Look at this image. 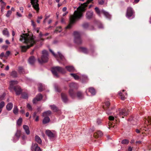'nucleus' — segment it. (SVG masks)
<instances>
[{
	"instance_id": "f257e3e1",
	"label": "nucleus",
	"mask_w": 151,
	"mask_h": 151,
	"mask_svg": "<svg viewBox=\"0 0 151 151\" xmlns=\"http://www.w3.org/2000/svg\"><path fill=\"white\" fill-rule=\"evenodd\" d=\"M93 0H88L86 3L81 4V6L77 8V10L74 12V14L70 17V23L65 27L66 29H70L72 27V24L75 22L76 20L81 19L83 16L82 12H84L86 9L85 7L88 4Z\"/></svg>"
},
{
	"instance_id": "f03ea898",
	"label": "nucleus",
	"mask_w": 151,
	"mask_h": 151,
	"mask_svg": "<svg viewBox=\"0 0 151 151\" xmlns=\"http://www.w3.org/2000/svg\"><path fill=\"white\" fill-rule=\"evenodd\" d=\"M19 40L27 45V47L26 46H21L22 51L23 52H25L27 48L32 46L35 42L34 37L33 36H31L27 34H23L21 35Z\"/></svg>"
},
{
	"instance_id": "7ed1b4c3",
	"label": "nucleus",
	"mask_w": 151,
	"mask_h": 151,
	"mask_svg": "<svg viewBox=\"0 0 151 151\" xmlns=\"http://www.w3.org/2000/svg\"><path fill=\"white\" fill-rule=\"evenodd\" d=\"M51 70L54 76L56 78L59 77L58 73H65V69L59 66L53 67L52 68Z\"/></svg>"
},
{
	"instance_id": "20e7f679",
	"label": "nucleus",
	"mask_w": 151,
	"mask_h": 151,
	"mask_svg": "<svg viewBox=\"0 0 151 151\" xmlns=\"http://www.w3.org/2000/svg\"><path fill=\"white\" fill-rule=\"evenodd\" d=\"M70 89L69 91V93L70 97L73 99L76 96V95L73 91L74 89H77L78 88V85L77 83H72L69 85Z\"/></svg>"
},
{
	"instance_id": "39448f33",
	"label": "nucleus",
	"mask_w": 151,
	"mask_h": 151,
	"mask_svg": "<svg viewBox=\"0 0 151 151\" xmlns=\"http://www.w3.org/2000/svg\"><path fill=\"white\" fill-rule=\"evenodd\" d=\"M48 54L46 50H43L42 51V55L41 59L38 58V60L39 63L42 64L47 62L48 59Z\"/></svg>"
},
{
	"instance_id": "423d86ee",
	"label": "nucleus",
	"mask_w": 151,
	"mask_h": 151,
	"mask_svg": "<svg viewBox=\"0 0 151 151\" xmlns=\"http://www.w3.org/2000/svg\"><path fill=\"white\" fill-rule=\"evenodd\" d=\"M74 41L75 43L78 45L81 44L82 41L81 37V35L80 33L77 32H74Z\"/></svg>"
},
{
	"instance_id": "0eeeda50",
	"label": "nucleus",
	"mask_w": 151,
	"mask_h": 151,
	"mask_svg": "<svg viewBox=\"0 0 151 151\" xmlns=\"http://www.w3.org/2000/svg\"><path fill=\"white\" fill-rule=\"evenodd\" d=\"M105 106H103L104 109L106 110V113L108 115L111 114L112 113V112H111V110H112L114 109L115 108V106H113L111 107V109L109 108V107L110 105V103L109 101L106 102L105 103Z\"/></svg>"
},
{
	"instance_id": "6e6552de",
	"label": "nucleus",
	"mask_w": 151,
	"mask_h": 151,
	"mask_svg": "<svg viewBox=\"0 0 151 151\" xmlns=\"http://www.w3.org/2000/svg\"><path fill=\"white\" fill-rule=\"evenodd\" d=\"M52 53L53 56L57 59L58 60V57L62 61H63L65 60V58L64 56L60 52H58V55L56 54L55 53L51 50H49Z\"/></svg>"
},
{
	"instance_id": "1a4fd4ad",
	"label": "nucleus",
	"mask_w": 151,
	"mask_h": 151,
	"mask_svg": "<svg viewBox=\"0 0 151 151\" xmlns=\"http://www.w3.org/2000/svg\"><path fill=\"white\" fill-rule=\"evenodd\" d=\"M134 13V12L132 9L130 7H129L127 9L126 17L129 19L130 18V17L132 16L133 18L134 17V16L133 17Z\"/></svg>"
},
{
	"instance_id": "9d476101",
	"label": "nucleus",
	"mask_w": 151,
	"mask_h": 151,
	"mask_svg": "<svg viewBox=\"0 0 151 151\" xmlns=\"http://www.w3.org/2000/svg\"><path fill=\"white\" fill-rule=\"evenodd\" d=\"M38 2V0H31V2L33 7L37 12H38L39 10Z\"/></svg>"
},
{
	"instance_id": "9b49d317",
	"label": "nucleus",
	"mask_w": 151,
	"mask_h": 151,
	"mask_svg": "<svg viewBox=\"0 0 151 151\" xmlns=\"http://www.w3.org/2000/svg\"><path fill=\"white\" fill-rule=\"evenodd\" d=\"M128 114V112L126 109H123L119 111L118 115L120 116H122V118H124L123 116H127Z\"/></svg>"
},
{
	"instance_id": "f8f14e48",
	"label": "nucleus",
	"mask_w": 151,
	"mask_h": 151,
	"mask_svg": "<svg viewBox=\"0 0 151 151\" xmlns=\"http://www.w3.org/2000/svg\"><path fill=\"white\" fill-rule=\"evenodd\" d=\"M32 151H41V150L36 143L32 144L31 147Z\"/></svg>"
},
{
	"instance_id": "ddd939ff",
	"label": "nucleus",
	"mask_w": 151,
	"mask_h": 151,
	"mask_svg": "<svg viewBox=\"0 0 151 151\" xmlns=\"http://www.w3.org/2000/svg\"><path fill=\"white\" fill-rule=\"evenodd\" d=\"M13 89L16 92V93L17 95H20L22 91L20 87L18 86H14Z\"/></svg>"
},
{
	"instance_id": "4468645a",
	"label": "nucleus",
	"mask_w": 151,
	"mask_h": 151,
	"mask_svg": "<svg viewBox=\"0 0 151 151\" xmlns=\"http://www.w3.org/2000/svg\"><path fill=\"white\" fill-rule=\"evenodd\" d=\"M124 90H123L121 91H120L119 92V94L120 97L121 99L122 100H124L126 99V98L125 96H127V93H125L124 94L123 92L124 91Z\"/></svg>"
},
{
	"instance_id": "2eb2a0df",
	"label": "nucleus",
	"mask_w": 151,
	"mask_h": 151,
	"mask_svg": "<svg viewBox=\"0 0 151 151\" xmlns=\"http://www.w3.org/2000/svg\"><path fill=\"white\" fill-rule=\"evenodd\" d=\"M42 98V95L40 93L39 94L36 96V98L33 99V103H36L37 101H40Z\"/></svg>"
},
{
	"instance_id": "dca6fc26",
	"label": "nucleus",
	"mask_w": 151,
	"mask_h": 151,
	"mask_svg": "<svg viewBox=\"0 0 151 151\" xmlns=\"http://www.w3.org/2000/svg\"><path fill=\"white\" fill-rule=\"evenodd\" d=\"M46 134L50 138H53L55 137V134L49 130H47L46 131Z\"/></svg>"
},
{
	"instance_id": "f3484780",
	"label": "nucleus",
	"mask_w": 151,
	"mask_h": 151,
	"mask_svg": "<svg viewBox=\"0 0 151 151\" xmlns=\"http://www.w3.org/2000/svg\"><path fill=\"white\" fill-rule=\"evenodd\" d=\"M93 14V12L92 11H88L87 12L86 14V17L87 19H88L92 18Z\"/></svg>"
},
{
	"instance_id": "a211bd4d",
	"label": "nucleus",
	"mask_w": 151,
	"mask_h": 151,
	"mask_svg": "<svg viewBox=\"0 0 151 151\" xmlns=\"http://www.w3.org/2000/svg\"><path fill=\"white\" fill-rule=\"evenodd\" d=\"M18 81H12L10 82V89L11 90L14 88V86L15 84H17Z\"/></svg>"
},
{
	"instance_id": "6ab92c4d",
	"label": "nucleus",
	"mask_w": 151,
	"mask_h": 151,
	"mask_svg": "<svg viewBox=\"0 0 151 151\" xmlns=\"http://www.w3.org/2000/svg\"><path fill=\"white\" fill-rule=\"evenodd\" d=\"M61 96L63 101L65 103L67 102L68 100L66 95L64 93H62Z\"/></svg>"
},
{
	"instance_id": "aec40b11",
	"label": "nucleus",
	"mask_w": 151,
	"mask_h": 151,
	"mask_svg": "<svg viewBox=\"0 0 151 151\" xmlns=\"http://www.w3.org/2000/svg\"><path fill=\"white\" fill-rule=\"evenodd\" d=\"M103 135L102 132L100 131H98L96 132H95L94 134V136L96 137H100Z\"/></svg>"
},
{
	"instance_id": "412c9836",
	"label": "nucleus",
	"mask_w": 151,
	"mask_h": 151,
	"mask_svg": "<svg viewBox=\"0 0 151 151\" xmlns=\"http://www.w3.org/2000/svg\"><path fill=\"white\" fill-rule=\"evenodd\" d=\"M35 59L34 57V56H31L29 58L28 61L30 64L32 65L35 63Z\"/></svg>"
},
{
	"instance_id": "4be33fe9",
	"label": "nucleus",
	"mask_w": 151,
	"mask_h": 151,
	"mask_svg": "<svg viewBox=\"0 0 151 151\" xmlns=\"http://www.w3.org/2000/svg\"><path fill=\"white\" fill-rule=\"evenodd\" d=\"M23 128L26 133L28 135L30 133V131L29 127L27 125H24L23 126Z\"/></svg>"
},
{
	"instance_id": "5701e85b",
	"label": "nucleus",
	"mask_w": 151,
	"mask_h": 151,
	"mask_svg": "<svg viewBox=\"0 0 151 151\" xmlns=\"http://www.w3.org/2000/svg\"><path fill=\"white\" fill-rule=\"evenodd\" d=\"M101 12L103 13L104 16L107 18H108V19H110L111 18V16L108 12H106L105 11L103 10H102Z\"/></svg>"
},
{
	"instance_id": "b1692460",
	"label": "nucleus",
	"mask_w": 151,
	"mask_h": 151,
	"mask_svg": "<svg viewBox=\"0 0 151 151\" xmlns=\"http://www.w3.org/2000/svg\"><path fill=\"white\" fill-rule=\"evenodd\" d=\"M67 70L70 72H73L75 70L73 66H68L65 67Z\"/></svg>"
},
{
	"instance_id": "393cba45",
	"label": "nucleus",
	"mask_w": 151,
	"mask_h": 151,
	"mask_svg": "<svg viewBox=\"0 0 151 151\" xmlns=\"http://www.w3.org/2000/svg\"><path fill=\"white\" fill-rule=\"evenodd\" d=\"M80 50L83 52L85 54H88V50L87 48L83 47L80 48Z\"/></svg>"
},
{
	"instance_id": "a878e982",
	"label": "nucleus",
	"mask_w": 151,
	"mask_h": 151,
	"mask_svg": "<svg viewBox=\"0 0 151 151\" xmlns=\"http://www.w3.org/2000/svg\"><path fill=\"white\" fill-rule=\"evenodd\" d=\"M13 106V104L12 103H9L6 106V108L8 111L11 110Z\"/></svg>"
},
{
	"instance_id": "bb28decb",
	"label": "nucleus",
	"mask_w": 151,
	"mask_h": 151,
	"mask_svg": "<svg viewBox=\"0 0 151 151\" xmlns=\"http://www.w3.org/2000/svg\"><path fill=\"white\" fill-rule=\"evenodd\" d=\"M77 95L79 99H81L83 98V95L81 92H78L77 93Z\"/></svg>"
},
{
	"instance_id": "cd10ccee",
	"label": "nucleus",
	"mask_w": 151,
	"mask_h": 151,
	"mask_svg": "<svg viewBox=\"0 0 151 151\" xmlns=\"http://www.w3.org/2000/svg\"><path fill=\"white\" fill-rule=\"evenodd\" d=\"M35 141L39 144H41L42 142V140L41 138L37 135H36L35 137Z\"/></svg>"
},
{
	"instance_id": "c85d7f7f",
	"label": "nucleus",
	"mask_w": 151,
	"mask_h": 151,
	"mask_svg": "<svg viewBox=\"0 0 151 151\" xmlns=\"http://www.w3.org/2000/svg\"><path fill=\"white\" fill-rule=\"evenodd\" d=\"M89 91L92 95H94L96 94V91L94 89L92 88H89L88 89Z\"/></svg>"
},
{
	"instance_id": "c756f323",
	"label": "nucleus",
	"mask_w": 151,
	"mask_h": 151,
	"mask_svg": "<svg viewBox=\"0 0 151 151\" xmlns=\"http://www.w3.org/2000/svg\"><path fill=\"white\" fill-rule=\"evenodd\" d=\"M50 119L49 117L46 116L44 118L43 120V123L44 124H46L50 121Z\"/></svg>"
},
{
	"instance_id": "7c9ffc66",
	"label": "nucleus",
	"mask_w": 151,
	"mask_h": 151,
	"mask_svg": "<svg viewBox=\"0 0 151 151\" xmlns=\"http://www.w3.org/2000/svg\"><path fill=\"white\" fill-rule=\"evenodd\" d=\"M50 107L51 109L54 112H57L58 110V108L55 105H50Z\"/></svg>"
},
{
	"instance_id": "2f4dec72",
	"label": "nucleus",
	"mask_w": 151,
	"mask_h": 151,
	"mask_svg": "<svg viewBox=\"0 0 151 151\" xmlns=\"http://www.w3.org/2000/svg\"><path fill=\"white\" fill-rule=\"evenodd\" d=\"M0 6L1 7V11L2 12L4 11L5 7L6 6V3L4 2H3L2 3H1Z\"/></svg>"
},
{
	"instance_id": "473e14b6",
	"label": "nucleus",
	"mask_w": 151,
	"mask_h": 151,
	"mask_svg": "<svg viewBox=\"0 0 151 151\" xmlns=\"http://www.w3.org/2000/svg\"><path fill=\"white\" fill-rule=\"evenodd\" d=\"M51 113V112L50 110H48L47 111L44 112L42 114V116H49Z\"/></svg>"
},
{
	"instance_id": "72a5a7b5",
	"label": "nucleus",
	"mask_w": 151,
	"mask_h": 151,
	"mask_svg": "<svg viewBox=\"0 0 151 151\" xmlns=\"http://www.w3.org/2000/svg\"><path fill=\"white\" fill-rule=\"evenodd\" d=\"M21 133V131H20L17 130L15 134V136L18 139H19L20 137Z\"/></svg>"
},
{
	"instance_id": "f704fd0d",
	"label": "nucleus",
	"mask_w": 151,
	"mask_h": 151,
	"mask_svg": "<svg viewBox=\"0 0 151 151\" xmlns=\"http://www.w3.org/2000/svg\"><path fill=\"white\" fill-rule=\"evenodd\" d=\"M43 86L41 83H39L38 84V90L39 92H41L43 90Z\"/></svg>"
},
{
	"instance_id": "c9c22d12",
	"label": "nucleus",
	"mask_w": 151,
	"mask_h": 151,
	"mask_svg": "<svg viewBox=\"0 0 151 151\" xmlns=\"http://www.w3.org/2000/svg\"><path fill=\"white\" fill-rule=\"evenodd\" d=\"M70 75L72 76L75 79L78 80L79 79V77L75 73H70Z\"/></svg>"
},
{
	"instance_id": "e433bc0d",
	"label": "nucleus",
	"mask_w": 151,
	"mask_h": 151,
	"mask_svg": "<svg viewBox=\"0 0 151 151\" xmlns=\"http://www.w3.org/2000/svg\"><path fill=\"white\" fill-rule=\"evenodd\" d=\"M13 112L15 114H17L18 112V109L17 107L16 106H14L13 110Z\"/></svg>"
},
{
	"instance_id": "4c0bfd02",
	"label": "nucleus",
	"mask_w": 151,
	"mask_h": 151,
	"mask_svg": "<svg viewBox=\"0 0 151 151\" xmlns=\"http://www.w3.org/2000/svg\"><path fill=\"white\" fill-rule=\"evenodd\" d=\"M11 75L14 78L17 77V73L15 71H13L11 73Z\"/></svg>"
},
{
	"instance_id": "58836bf2",
	"label": "nucleus",
	"mask_w": 151,
	"mask_h": 151,
	"mask_svg": "<svg viewBox=\"0 0 151 151\" xmlns=\"http://www.w3.org/2000/svg\"><path fill=\"white\" fill-rule=\"evenodd\" d=\"M19 72L20 73H25L24 70L23 68L22 67H19Z\"/></svg>"
},
{
	"instance_id": "ea45409f",
	"label": "nucleus",
	"mask_w": 151,
	"mask_h": 151,
	"mask_svg": "<svg viewBox=\"0 0 151 151\" xmlns=\"http://www.w3.org/2000/svg\"><path fill=\"white\" fill-rule=\"evenodd\" d=\"M145 121V123H146L147 122L150 124H151V117H148L147 119H146Z\"/></svg>"
},
{
	"instance_id": "a19ab883",
	"label": "nucleus",
	"mask_w": 151,
	"mask_h": 151,
	"mask_svg": "<svg viewBox=\"0 0 151 151\" xmlns=\"http://www.w3.org/2000/svg\"><path fill=\"white\" fill-rule=\"evenodd\" d=\"M3 34L4 35H6L7 37H9V33L8 31L6 30H4L3 31Z\"/></svg>"
},
{
	"instance_id": "79ce46f5",
	"label": "nucleus",
	"mask_w": 151,
	"mask_h": 151,
	"mask_svg": "<svg viewBox=\"0 0 151 151\" xmlns=\"http://www.w3.org/2000/svg\"><path fill=\"white\" fill-rule=\"evenodd\" d=\"M22 97L24 99H27L28 98V95L27 93H23L22 94Z\"/></svg>"
},
{
	"instance_id": "37998d69",
	"label": "nucleus",
	"mask_w": 151,
	"mask_h": 151,
	"mask_svg": "<svg viewBox=\"0 0 151 151\" xmlns=\"http://www.w3.org/2000/svg\"><path fill=\"white\" fill-rule=\"evenodd\" d=\"M95 11L96 13L99 15H100L101 11L98 7H96L95 8Z\"/></svg>"
},
{
	"instance_id": "c03bdc74",
	"label": "nucleus",
	"mask_w": 151,
	"mask_h": 151,
	"mask_svg": "<svg viewBox=\"0 0 151 151\" xmlns=\"http://www.w3.org/2000/svg\"><path fill=\"white\" fill-rule=\"evenodd\" d=\"M22 122V119L21 118H20L17 121V124L19 126L21 125Z\"/></svg>"
},
{
	"instance_id": "a18cd8bd",
	"label": "nucleus",
	"mask_w": 151,
	"mask_h": 151,
	"mask_svg": "<svg viewBox=\"0 0 151 151\" xmlns=\"http://www.w3.org/2000/svg\"><path fill=\"white\" fill-rule=\"evenodd\" d=\"M129 141L127 139H125L122 141L121 143L122 144H127L129 143Z\"/></svg>"
},
{
	"instance_id": "49530a36",
	"label": "nucleus",
	"mask_w": 151,
	"mask_h": 151,
	"mask_svg": "<svg viewBox=\"0 0 151 151\" xmlns=\"http://www.w3.org/2000/svg\"><path fill=\"white\" fill-rule=\"evenodd\" d=\"M5 106V103L4 101H2L0 103V108L2 109Z\"/></svg>"
},
{
	"instance_id": "de8ad7c7",
	"label": "nucleus",
	"mask_w": 151,
	"mask_h": 151,
	"mask_svg": "<svg viewBox=\"0 0 151 151\" xmlns=\"http://www.w3.org/2000/svg\"><path fill=\"white\" fill-rule=\"evenodd\" d=\"M12 13V12L10 10H8L7 12V13L6 14V16L7 17H9L11 15Z\"/></svg>"
},
{
	"instance_id": "09e8293b",
	"label": "nucleus",
	"mask_w": 151,
	"mask_h": 151,
	"mask_svg": "<svg viewBox=\"0 0 151 151\" xmlns=\"http://www.w3.org/2000/svg\"><path fill=\"white\" fill-rule=\"evenodd\" d=\"M83 27L84 28H86L88 27V23H85L83 24Z\"/></svg>"
},
{
	"instance_id": "8fccbe9b",
	"label": "nucleus",
	"mask_w": 151,
	"mask_h": 151,
	"mask_svg": "<svg viewBox=\"0 0 151 151\" xmlns=\"http://www.w3.org/2000/svg\"><path fill=\"white\" fill-rule=\"evenodd\" d=\"M62 31L61 27V26H59L58 27L57 29L55 30L56 31H58L59 32H60Z\"/></svg>"
},
{
	"instance_id": "3c124183",
	"label": "nucleus",
	"mask_w": 151,
	"mask_h": 151,
	"mask_svg": "<svg viewBox=\"0 0 151 151\" xmlns=\"http://www.w3.org/2000/svg\"><path fill=\"white\" fill-rule=\"evenodd\" d=\"M10 52L9 51H6V53L5 55L4 56V57H8L9 55V54H10Z\"/></svg>"
},
{
	"instance_id": "603ef678",
	"label": "nucleus",
	"mask_w": 151,
	"mask_h": 151,
	"mask_svg": "<svg viewBox=\"0 0 151 151\" xmlns=\"http://www.w3.org/2000/svg\"><path fill=\"white\" fill-rule=\"evenodd\" d=\"M98 3L99 4L103 5L104 3L103 0H100L98 1Z\"/></svg>"
},
{
	"instance_id": "864d4df0",
	"label": "nucleus",
	"mask_w": 151,
	"mask_h": 151,
	"mask_svg": "<svg viewBox=\"0 0 151 151\" xmlns=\"http://www.w3.org/2000/svg\"><path fill=\"white\" fill-rule=\"evenodd\" d=\"M43 35L42 34V33L41 32H40V34H39V36L40 37V40H44V39L42 38H41V37L43 36Z\"/></svg>"
},
{
	"instance_id": "5fc2aeb1",
	"label": "nucleus",
	"mask_w": 151,
	"mask_h": 151,
	"mask_svg": "<svg viewBox=\"0 0 151 151\" xmlns=\"http://www.w3.org/2000/svg\"><path fill=\"white\" fill-rule=\"evenodd\" d=\"M109 120L113 121L114 119V117L112 116H110L109 117Z\"/></svg>"
},
{
	"instance_id": "6e6d98bb",
	"label": "nucleus",
	"mask_w": 151,
	"mask_h": 151,
	"mask_svg": "<svg viewBox=\"0 0 151 151\" xmlns=\"http://www.w3.org/2000/svg\"><path fill=\"white\" fill-rule=\"evenodd\" d=\"M96 122L98 125H99L101 122V120L100 119H98L97 120Z\"/></svg>"
},
{
	"instance_id": "4d7b16f0",
	"label": "nucleus",
	"mask_w": 151,
	"mask_h": 151,
	"mask_svg": "<svg viewBox=\"0 0 151 151\" xmlns=\"http://www.w3.org/2000/svg\"><path fill=\"white\" fill-rule=\"evenodd\" d=\"M27 107L29 110H32V107L30 104H28L27 105Z\"/></svg>"
},
{
	"instance_id": "13d9d810",
	"label": "nucleus",
	"mask_w": 151,
	"mask_h": 151,
	"mask_svg": "<svg viewBox=\"0 0 151 151\" xmlns=\"http://www.w3.org/2000/svg\"><path fill=\"white\" fill-rule=\"evenodd\" d=\"M31 22H32V24L33 26V27H36V25L35 24V22H34L32 20L31 21Z\"/></svg>"
},
{
	"instance_id": "bf43d9fd",
	"label": "nucleus",
	"mask_w": 151,
	"mask_h": 151,
	"mask_svg": "<svg viewBox=\"0 0 151 151\" xmlns=\"http://www.w3.org/2000/svg\"><path fill=\"white\" fill-rule=\"evenodd\" d=\"M55 90L56 91L58 92H60V88H58V87H55Z\"/></svg>"
},
{
	"instance_id": "052dcab7",
	"label": "nucleus",
	"mask_w": 151,
	"mask_h": 151,
	"mask_svg": "<svg viewBox=\"0 0 151 151\" xmlns=\"http://www.w3.org/2000/svg\"><path fill=\"white\" fill-rule=\"evenodd\" d=\"M4 52H2L0 54V57H2L4 56Z\"/></svg>"
},
{
	"instance_id": "680f3d73",
	"label": "nucleus",
	"mask_w": 151,
	"mask_h": 151,
	"mask_svg": "<svg viewBox=\"0 0 151 151\" xmlns=\"http://www.w3.org/2000/svg\"><path fill=\"white\" fill-rule=\"evenodd\" d=\"M98 27L99 28H103V25L101 23L98 26Z\"/></svg>"
},
{
	"instance_id": "e2e57ef3",
	"label": "nucleus",
	"mask_w": 151,
	"mask_h": 151,
	"mask_svg": "<svg viewBox=\"0 0 151 151\" xmlns=\"http://www.w3.org/2000/svg\"><path fill=\"white\" fill-rule=\"evenodd\" d=\"M17 16H18L19 17H21L22 16L21 14L19 13L18 12H17Z\"/></svg>"
},
{
	"instance_id": "0e129e2a",
	"label": "nucleus",
	"mask_w": 151,
	"mask_h": 151,
	"mask_svg": "<svg viewBox=\"0 0 151 151\" xmlns=\"http://www.w3.org/2000/svg\"><path fill=\"white\" fill-rule=\"evenodd\" d=\"M42 18V16H40V17H37V19L39 20H41Z\"/></svg>"
},
{
	"instance_id": "69168bd1",
	"label": "nucleus",
	"mask_w": 151,
	"mask_h": 151,
	"mask_svg": "<svg viewBox=\"0 0 151 151\" xmlns=\"http://www.w3.org/2000/svg\"><path fill=\"white\" fill-rule=\"evenodd\" d=\"M39 120V116H37L35 119V121L36 122H37Z\"/></svg>"
},
{
	"instance_id": "338daca9",
	"label": "nucleus",
	"mask_w": 151,
	"mask_h": 151,
	"mask_svg": "<svg viewBox=\"0 0 151 151\" xmlns=\"http://www.w3.org/2000/svg\"><path fill=\"white\" fill-rule=\"evenodd\" d=\"M20 10L22 12H23V8L22 7H21L19 8Z\"/></svg>"
},
{
	"instance_id": "774afa93",
	"label": "nucleus",
	"mask_w": 151,
	"mask_h": 151,
	"mask_svg": "<svg viewBox=\"0 0 151 151\" xmlns=\"http://www.w3.org/2000/svg\"><path fill=\"white\" fill-rule=\"evenodd\" d=\"M132 148L131 147H129L128 148V151H132Z\"/></svg>"
}]
</instances>
